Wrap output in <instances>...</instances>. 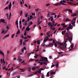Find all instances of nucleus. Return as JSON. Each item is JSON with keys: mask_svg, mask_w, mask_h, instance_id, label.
<instances>
[{"mask_svg": "<svg viewBox=\"0 0 78 78\" xmlns=\"http://www.w3.org/2000/svg\"><path fill=\"white\" fill-rule=\"evenodd\" d=\"M50 4H48L46 5V6H50Z\"/></svg>", "mask_w": 78, "mask_h": 78, "instance_id": "56", "label": "nucleus"}, {"mask_svg": "<svg viewBox=\"0 0 78 78\" xmlns=\"http://www.w3.org/2000/svg\"><path fill=\"white\" fill-rule=\"evenodd\" d=\"M62 3H66V1L64 0H63L62 1Z\"/></svg>", "mask_w": 78, "mask_h": 78, "instance_id": "55", "label": "nucleus"}, {"mask_svg": "<svg viewBox=\"0 0 78 78\" xmlns=\"http://www.w3.org/2000/svg\"><path fill=\"white\" fill-rule=\"evenodd\" d=\"M53 24H51V26H50V28L51 30H52V29H53Z\"/></svg>", "mask_w": 78, "mask_h": 78, "instance_id": "23", "label": "nucleus"}, {"mask_svg": "<svg viewBox=\"0 0 78 78\" xmlns=\"http://www.w3.org/2000/svg\"><path fill=\"white\" fill-rule=\"evenodd\" d=\"M54 5H55L56 6H58L59 5H60V2L59 3H55V4H54Z\"/></svg>", "mask_w": 78, "mask_h": 78, "instance_id": "21", "label": "nucleus"}, {"mask_svg": "<svg viewBox=\"0 0 78 78\" xmlns=\"http://www.w3.org/2000/svg\"><path fill=\"white\" fill-rule=\"evenodd\" d=\"M69 21L71 22L72 20L70 19H69V18H66L65 20H64V22H69Z\"/></svg>", "mask_w": 78, "mask_h": 78, "instance_id": "5", "label": "nucleus"}, {"mask_svg": "<svg viewBox=\"0 0 78 78\" xmlns=\"http://www.w3.org/2000/svg\"><path fill=\"white\" fill-rule=\"evenodd\" d=\"M40 57L41 58V59H43L44 61H46V62H48V59L47 57H42L41 55L40 56Z\"/></svg>", "mask_w": 78, "mask_h": 78, "instance_id": "1", "label": "nucleus"}, {"mask_svg": "<svg viewBox=\"0 0 78 78\" xmlns=\"http://www.w3.org/2000/svg\"><path fill=\"white\" fill-rule=\"evenodd\" d=\"M25 44H26V43L25 42H23V45H25Z\"/></svg>", "mask_w": 78, "mask_h": 78, "instance_id": "60", "label": "nucleus"}, {"mask_svg": "<svg viewBox=\"0 0 78 78\" xmlns=\"http://www.w3.org/2000/svg\"><path fill=\"white\" fill-rule=\"evenodd\" d=\"M26 34H27V31L26 30H25L24 31V36H26Z\"/></svg>", "mask_w": 78, "mask_h": 78, "instance_id": "42", "label": "nucleus"}, {"mask_svg": "<svg viewBox=\"0 0 78 78\" xmlns=\"http://www.w3.org/2000/svg\"><path fill=\"white\" fill-rule=\"evenodd\" d=\"M66 30H65L62 32V35H64V33H66Z\"/></svg>", "mask_w": 78, "mask_h": 78, "instance_id": "19", "label": "nucleus"}, {"mask_svg": "<svg viewBox=\"0 0 78 78\" xmlns=\"http://www.w3.org/2000/svg\"><path fill=\"white\" fill-rule=\"evenodd\" d=\"M50 47V45L48 44L45 45V47Z\"/></svg>", "mask_w": 78, "mask_h": 78, "instance_id": "34", "label": "nucleus"}, {"mask_svg": "<svg viewBox=\"0 0 78 78\" xmlns=\"http://www.w3.org/2000/svg\"><path fill=\"white\" fill-rule=\"evenodd\" d=\"M50 73L51 75H54V74H55V72H53L51 71V72Z\"/></svg>", "mask_w": 78, "mask_h": 78, "instance_id": "30", "label": "nucleus"}, {"mask_svg": "<svg viewBox=\"0 0 78 78\" xmlns=\"http://www.w3.org/2000/svg\"><path fill=\"white\" fill-rule=\"evenodd\" d=\"M43 64H44L45 65H47V63L45 62H43Z\"/></svg>", "mask_w": 78, "mask_h": 78, "instance_id": "58", "label": "nucleus"}, {"mask_svg": "<svg viewBox=\"0 0 78 78\" xmlns=\"http://www.w3.org/2000/svg\"><path fill=\"white\" fill-rule=\"evenodd\" d=\"M28 13L27 12L25 15V17H28Z\"/></svg>", "mask_w": 78, "mask_h": 78, "instance_id": "31", "label": "nucleus"}, {"mask_svg": "<svg viewBox=\"0 0 78 78\" xmlns=\"http://www.w3.org/2000/svg\"><path fill=\"white\" fill-rule=\"evenodd\" d=\"M22 24H20V29L22 28Z\"/></svg>", "mask_w": 78, "mask_h": 78, "instance_id": "61", "label": "nucleus"}, {"mask_svg": "<svg viewBox=\"0 0 78 78\" xmlns=\"http://www.w3.org/2000/svg\"><path fill=\"white\" fill-rule=\"evenodd\" d=\"M27 37H29V38H31V36H29V35H27Z\"/></svg>", "mask_w": 78, "mask_h": 78, "instance_id": "64", "label": "nucleus"}, {"mask_svg": "<svg viewBox=\"0 0 78 78\" xmlns=\"http://www.w3.org/2000/svg\"><path fill=\"white\" fill-rule=\"evenodd\" d=\"M27 21H25V22H24V23H23V25H25V26H27Z\"/></svg>", "mask_w": 78, "mask_h": 78, "instance_id": "9", "label": "nucleus"}, {"mask_svg": "<svg viewBox=\"0 0 78 78\" xmlns=\"http://www.w3.org/2000/svg\"><path fill=\"white\" fill-rule=\"evenodd\" d=\"M72 16H77V14L76 13H74L73 14H72L71 15Z\"/></svg>", "mask_w": 78, "mask_h": 78, "instance_id": "29", "label": "nucleus"}, {"mask_svg": "<svg viewBox=\"0 0 78 78\" xmlns=\"http://www.w3.org/2000/svg\"><path fill=\"white\" fill-rule=\"evenodd\" d=\"M50 31H48L47 33V35H49L50 33Z\"/></svg>", "mask_w": 78, "mask_h": 78, "instance_id": "63", "label": "nucleus"}, {"mask_svg": "<svg viewBox=\"0 0 78 78\" xmlns=\"http://www.w3.org/2000/svg\"><path fill=\"white\" fill-rule=\"evenodd\" d=\"M34 61V59H33L31 58L30 60L29 61V62H31V61Z\"/></svg>", "mask_w": 78, "mask_h": 78, "instance_id": "39", "label": "nucleus"}, {"mask_svg": "<svg viewBox=\"0 0 78 78\" xmlns=\"http://www.w3.org/2000/svg\"><path fill=\"white\" fill-rule=\"evenodd\" d=\"M50 19H51V21H53V18L52 16H51L50 17Z\"/></svg>", "mask_w": 78, "mask_h": 78, "instance_id": "37", "label": "nucleus"}, {"mask_svg": "<svg viewBox=\"0 0 78 78\" xmlns=\"http://www.w3.org/2000/svg\"><path fill=\"white\" fill-rule=\"evenodd\" d=\"M0 54L4 55V53H3V52L1 51H0Z\"/></svg>", "mask_w": 78, "mask_h": 78, "instance_id": "32", "label": "nucleus"}, {"mask_svg": "<svg viewBox=\"0 0 78 78\" xmlns=\"http://www.w3.org/2000/svg\"><path fill=\"white\" fill-rule=\"evenodd\" d=\"M70 47H71V50L72 51L76 49V48H73V44L71 45Z\"/></svg>", "mask_w": 78, "mask_h": 78, "instance_id": "3", "label": "nucleus"}, {"mask_svg": "<svg viewBox=\"0 0 78 78\" xmlns=\"http://www.w3.org/2000/svg\"><path fill=\"white\" fill-rule=\"evenodd\" d=\"M68 27V28L69 29H71V30H72L73 29V27L72 26H69Z\"/></svg>", "mask_w": 78, "mask_h": 78, "instance_id": "25", "label": "nucleus"}, {"mask_svg": "<svg viewBox=\"0 0 78 78\" xmlns=\"http://www.w3.org/2000/svg\"><path fill=\"white\" fill-rule=\"evenodd\" d=\"M68 11H69V12H71V13H72V10L70 9H68Z\"/></svg>", "mask_w": 78, "mask_h": 78, "instance_id": "24", "label": "nucleus"}, {"mask_svg": "<svg viewBox=\"0 0 78 78\" xmlns=\"http://www.w3.org/2000/svg\"><path fill=\"white\" fill-rule=\"evenodd\" d=\"M30 20V17H28L27 18V20L26 21H27V22H28V21H29Z\"/></svg>", "mask_w": 78, "mask_h": 78, "instance_id": "41", "label": "nucleus"}, {"mask_svg": "<svg viewBox=\"0 0 78 78\" xmlns=\"http://www.w3.org/2000/svg\"><path fill=\"white\" fill-rule=\"evenodd\" d=\"M15 34H12V35H11V38H13V37H14V36Z\"/></svg>", "mask_w": 78, "mask_h": 78, "instance_id": "48", "label": "nucleus"}, {"mask_svg": "<svg viewBox=\"0 0 78 78\" xmlns=\"http://www.w3.org/2000/svg\"><path fill=\"white\" fill-rule=\"evenodd\" d=\"M58 24V23H55V24H54L53 25V26H56V25H57V24Z\"/></svg>", "mask_w": 78, "mask_h": 78, "instance_id": "43", "label": "nucleus"}, {"mask_svg": "<svg viewBox=\"0 0 78 78\" xmlns=\"http://www.w3.org/2000/svg\"><path fill=\"white\" fill-rule=\"evenodd\" d=\"M75 21H73V22H71V24H72L73 25H74V27H75Z\"/></svg>", "mask_w": 78, "mask_h": 78, "instance_id": "17", "label": "nucleus"}, {"mask_svg": "<svg viewBox=\"0 0 78 78\" xmlns=\"http://www.w3.org/2000/svg\"><path fill=\"white\" fill-rule=\"evenodd\" d=\"M1 22H2L4 23H6V22H5V20L1 19Z\"/></svg>", "mask_w": 78, "mask_h": 78, "instance_id": "11", "label": "nucleus"}, {"mask_svg": "<svg viewBox=\"0 0 78 78\" xmlns=\"http://www.w3.org/2000/svg\"><path fill=\"white\" fill-rule=\"evenodd\" d=\"M29 25H33V22L32 21H31L30 23L29 24Z\"/></svg>", "mask_w": 78, "mask_h": 78, "instance_id": "51", "label": "nucleus"}, {"mask_svg": "<svg viewBox=\"0 0 78 78\" xmlns=\"http://www.w3.org/2000/svg\"><path fill=\"white\" fill-rule=\"evenodd\" d=\"M69 33H68V32H66V36L68 38H66V41H67V40H69V39L70 38V36H69Z\"/></svg>", "mask_w": 78, "mask_h": 78, "instance_id": "2", "label": "nucleus"}, {"mask_svg": "<svg viewBox=\"0 0 78 78\" xmlns=\"http://www.w3.org/2000/svg\"><path fill=\"white\" fill-rule=\"evenodd\" d=\"M42 22V21H41L40 22L37 24V25H40V23H41Z\"/></svg>", "mask_w": 78, "mask_h": 78, "instance_id": "53", "label": "nucleus"}, {"mask_svg": "<svg viewBox=\"0 0 78 78\" xmlns=\"http://www.w3.org/2000/svg\"><path fill=\"white\" fill-rule=\"evenodd\" d=\"M51 23H50V22H49L48 24V25H49V27H50L51 25Z\"/></svg>", "mask_w": 78, "mask_h": 78, "instance_id": "28", "label": "nucleus"}, {"mask_svg": "<svg viewBox=\"0 0 78 78\" xmlns=\"http://www.w3.org/2000/svg\"><path fill=\"white\" fill-rule=\"evenodd\" d=\"M9 34H8L6 35H5V36L4 37L2 38V39H4L6 38V37H9Z\"/></svg>", "mask_w": 78, "mask_h": 78, "instance_id": "8", "label": "nucleus"}, {"mask_svg": "<svg viewBox=\"0 0 78 78\" xmlns=\"http://www.w3.org/2000/svg\"><path fill=\"white\" fill-rule=\"evenodd\" d=\"M53 67H55V65H52L51 67V68H53Z\"/></svg>", "mask_w": 78, "mask_h": 78, "instance_id": "57", "label": "nucleus"}, {"mask_svg": "<svg viewBox=\"0 0 78 78\" xmlns=\"http://www.w3.org/2000/svg\"><path fill=\"white\" fill-rule=\"evenodd\" d=\"M68 3L69 4V5H72L73 4V3L70 2H68Z\"/></svg>", "mask_w": 78, "mask_h": 78, "instance_id": "38", "label": "nucleus"}, {"mask_svg": "<svg viewBox=\"0 0 78 78\" xmlns=\"http://www.w3.org/2000/svg\"><path fill=\"white\" fill-rule=\"evenodd\" d=\"M56 68H57V67H58V66H59V63L58 62H57V63H56Z\"/></svg>", "mask_w": 78, "mask_h": 78, "instance_id": "20", "label": "nucleus"}, {"mask_svg": "<svg viewBox=\"0 0 78 78\" xmlns=\"http://www.w3.org/2000/svg\"><path fill=\"white\" fill-rule=\"evenodd\" d=\"M17 72H14L12 74V75H16V74H17Z\"/></svg>", "mask_w": 78, "mask_h": 78, "instance_id": "27", "label": "nucleus"}, {"mask_svg": "<svg viewBox=\"0 0 78 78\" xmlns=\"http://www.w3.org/2000/svg\"><path fill=\"white\" fill-rule=\"evenodd\" d=\"M17 60L19 61V62H21L22 61V59H21V58L20 56H19Z\"/></svg>", "mask_w": 78, "mask_h": 78, "instance_id": "4", "label": "nucleus"}, {"mask_svg": "<svg viewBox=\"0 0 78 78\" xmlns=\"http://www.w3.org/2000/svg\"><path fill=\"white\" fill-rule=\"evenodd\" d=\"M47 76H48V77H49L50 76L49 75V72H48L47 73Z\"/></svg>", "mask_w": 78, "mask_h": 78, "instance_id": "36", "label": "nucleus"}, {"mask_svg": "<svg viewBox=\"0 0 78 78\" xmlns=\"http://www.w3.org/2000/svg\"><path fill=\"white\" fill-rule=\"evenodd\" d=\"M11 6H12L11 2H10L9 5V10H10V9H11Z\"/></svg>", "mask_w": 78, "mask_h": 78, "instance_id": "6", "label": "nucleus"}, {"mask_svg": "<svg viewBox=\"0 0 78 78\" xmlns=\"http://www.w3.org/2000/svg\"><path fill=\"white\" fill-rule=\"evenodd\" d=\"M62 53H63V52H62V51H61V52H58V54L59 56L60 55H61V56H62Z\"/></svg>", "mask_w": 78, "mask_h": 78, "instance_id": "10", "label": "nucleus"}, {"mask_svg": "<svg viewBox=\"0 0 78 78\" xmlns=\"http://www.w3.org/2000/svg\"><path fill=\"white\" fill-rule=\"evenodd\" d=\"M30 28L28 27H27V28L26 29V30L25 31H30Z\"/></svg>", "mask_w": 78, "mask_h": 78, "instance_id": "18", "label": "nucleus"}, {"mask_svg": "<svg viewBox=\"0 0 78 78\" xmlns=\"http://www.w3.org/2000/svg\"><path fill=\"white\" fill-rule=\"evenodd\" d=\"M16 25H18V20H17L16 21Z\"/></svg>", "mask_w": 78, "mask_h": 78, "instance_id": "40", "label": "nucleus"}, {"mask_svg": "<svg viewBox=\"0 0 78 78\" xmlns=\"http://www.w3.org/2000/svg\"><path fill=\"white\" fill-rule=\"evenodd\" d=\"M20 30L18 29V31L16 32V34H20Z\"/></svg>", "mask_w": 78, "mask_h": 78, "instance_id": "12", "label": "nucleus"}, {"mask_svg": "<svg viewBox=\"0 0 78 78\" xmlns=\"http://www.w3.org/2000/svg\"><path fill=\"white\" fill-rule=\"evenodd\" d=\"M37 44L38 45H39V44H40V41L39 40L37 41Z\"/></svg>", "mask_w": 78, "mask_h": 78, "instance_id": "46", "label": "nucleus"}, {"mask_svg": "<svg viewBox=\"0 0 78 78\" xmlns=\"http://www.w3.org/2000/svg\"><path fill=\"white\" fill-rule=\"evenodd\" d=\"M6 16H7V19H9V14H8V13H7L6 14Z\"/></svg>", "mask_w": 78, "mask_h": 78, "instance_id": "44", "label": "nucleus"}, {"mask_svg": "<svg viewBox=\"0 0 78 78\" xmlns=\"http://www.w3.org/2000/svg\"><path fill=\"white\" fill-rule=\"evenodd\" d=\"M30 20H31V19H33V15L30 16Z\"/></svg>", "mask_w": 78, "mask_h": 78, "instance_id": "33", "label": "nucleus"}, {"mask_svg": "<svg viewBox=\"0 0 78 78\" xmlns=\"http://www.w3.org/2000/svg\"><path fill=\"white\" fill-rule=\"evenodd\" d=\"M35 68L36 69H38L39 68V66H35Z\"/></svg>", "mask_w": 78, "mask_h": 78, "instance_id": "49", "label": "nucleus"}, {"mask_svg": "<svg viewBox=\"0 0 78 78\" xmlns=\"http://www.w3.org/2000/svg\"><path fill=\"white\" fill-rule=\"evenodd\" d=\"M55 47H58V45H57V44H56V43H55Z\"/></svg>", "mask_w": 78, "mask_h": 78, "instance_id": "54", "label": "nucleus"}, {"mask_svg": "<svg viewBox=\"0 0 78 78\" xmlns=\"http://www.w3.org/2000/svg\"><path fill=\"white\" fill-rule=\"evenodd\" d=\"M36 68L35 66L32 68V70L33 71H34V70H36Z\"/></svg>", "mask_w": 78, "mask_h": 78, "instance_id": "22", "label": "nucleus"}, {"mask_svg": "<svg viewBox=\"0 0 78 78\" xmlns=\"http://www.w3.org/2000/svg\"><path fill=\"white\" fill-rule=\"evenodd\" d=\"M6 32H5V30H3L2 32V34H5Z\"/></svg>", "mask_w": 78, "mask_h": 78, "instance_id": "26", "label": "nucleus"}, {"mask_svg": "<svg viewBox=\"0 0 78 78\" xmlns=\"http://www.w3.org/2000/svg\"><path fill=\"white\" fill-rule=\"evenodd\" d=\"M69 42L71 43L72 41V37H71L69 39Z\"/></svg>", "mask_w": 78, "mask_h": 78, "instance_id": "14", "label": "nucleus"}, {"mask_svg": "<svg viewBox=\"0 0 78 78\" xmlns=\"http://www.w3.org/2000/svg\"><path fill=\"white\" fill-rule=\"evenodd\" d=\"M49 39V38L48 37H46V38L44 40V42H45V41H47V40H48Z\"/></svg>", "mask_w": 78, "mask_h": 78, "instance_id": "7", "label": "nucleus"}, {"mask_svg": "<svg viewBox=\"0 0 78 78\" xmlns=\"http://www.w3.org/2000/svg\"><path fill=\"white\" fill-rule=\"evenodd\" d=\"M8 9V7H6L5 8L3 9V10H5V9Z\"/></svg>", "mask_w": 78, "mask_h": 78, "instance_id": "47", "label": "nucleus"}, {"mask_svg": "<svg viewBox=\"0 0 78 78\" xmlns=\"http://www.w3.org/2000/svg\"><path fill=\"white\" fill-rule=\"evenodd\" d=\"M76 17H75L73 18V20H74L75 21V20H76Z\"/></svg>", "mask_w": 78, "mask_h": 78, "instance_id": "52", "label": "nucleus"}, {"mask_svg": "<svg viewBox=\"0 0 78 78\" xmlns=\"http://www.w3.org/2000/svg\"><path fill=\"white\" fill-rule=\"evenodd\" d=\"M48 17H50V12H49L48 14Z\"/></svg>", "mask_w": 78, "mask_h": 78, "instance_id": "35", "label": "nucleus"}, {"mask_svg": "<svg viewBox=\"0 0 78 78\" xmlns=\"http://www.w3.org/2000/svg\"><path fill=\"white\" fill-rule=\"evenodd\" d=\"M52 25H53L54 23H55L56 22L55 21H52Z\"/></svg>", "mask_w": 78, "mask_h": 78, "instance_id": "45", "label": "nucleus"}, {"mask_svg": "<svg viewBox=\"0 0 78 78\" xmlns=\"http://www.w3.org/2000/svg\"><path fill=\"white\" fill-rule=\"evenodd\" d=\"M66 30H67V32H69V30H69V27H68L66 29Z\"/></svg>", "mask_w": 78, "mask_h": 78, "instance_id": "50", "label": "nucleus"}, {"mask_svg": "<svg viewBox=\"0 0 78 78\" xmlns=\"http://www.w3.org/2000/svg\"><path fill=\"white\" fill-rule=\"evenodd\" d=\"M58 44H60V45H61V46L62 45H63V46L64 45V44H63V43H61V42H58Z\"/></svg>", "mask_w": 78, "mask_h": 78, "instance_id": "15", "label": "nucleus"}, {"mask_svg": "<svg viewBox=\"0 0 78 78\" xmlns=\"http://www.w3.org/2000/svg\"><path fill=\"white\" fill-rule=\"evenodd\" d=\"M31 67H29L27 68V69L28 71H29V72H30V71H31Z\"/></svg>", "mask_w": 78, "mask_h": 78, "instance_id": "16", "label": "nucleus"}, {"mask_svg": "<svg viewBox=\"0 0 78 78\" xmlns=\"http://www.w3.org/2000/svg\"><path fill=\"white\" fill-rule=\"evenodd\" d=\"M22 11H21V12H20V16H21V15H22Z\"/></svg>", "mask_w": 78, "mask_h": 78, "instance_id": "62", "label": "nucleus"}, {"mask_svg": "<svg viewBox=\"0 0 78 78\" xmlns=\"http://www.w3.org/2000/svg\"><path fill=\"white\" fill-rule=\"evenodd\" d=\"M29 39H27V40H26L25 41V42H28V41H29Z\"/></svg>", "mask_w": 78, "mask_h": 78, "instance_id": "59", "label": "nucleus"}, {"mask_svg": "<svg viewBox=\"0 0 78 78\" xmlns=\"http://www.w3.org/2000/svg\"><path fill=\"white\" fill-rule=\"evenodd\" d=\"M60 4H62V5H67L66 4L63 2H62V1H61L60 2Z\"/></svg>", "mask_w": 78, "mask_h": 78, "instance_id": "13", "label": "nucleus"}]
</instances>
